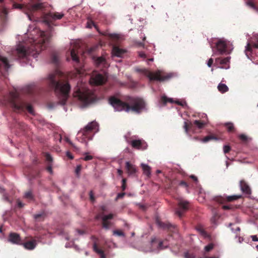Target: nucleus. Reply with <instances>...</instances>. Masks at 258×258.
I'll use <instances>...</instances> for the list:
<instances>
[{"label": "nucleus", "mask_w": 258, "mask_h": 258, "mask_svg": "<svg viewBox=\"0 0 258 258\" xmlns=\"http://www.w3.org/2000/svg\"><path fill=\"white\" fill-rule=\"evenodd\" d=\"M62 73L58 70L50 73L47 78L49 86L53 89L59 98V103L64 105L68 100L71 86L68 82L61 79Z\"/></svg>", "instance_id": "f257e3e1"}, {"label": "nucleus", "mask_w": 258, "mask_h": 258, "mask_svg": "<svg viewBox=\"0 0 258 258\" xmlns=\"http://www.w3.org/2000/svg\"><path fill=\"white\" fill-rule=\"evenodd\" d=\"M126 102H123L115 96H111L109 98V104L117 111H125L139 113L145 108V101L141 98L128 97Z\"/></svg>", "instance_id": "f03ea898"}, {"label": "nucleus", "mask_w": 258, "mask_h": 258, "mask_svg": "<svg viewBox=\"0 0 258 258\" xmlns=\"http://www.w3.org/2000/svg\"><path fill=\"white\" fill-rule=\"evenodd\" d=\"M40 37L38 40L34 41V43L32 44L30 49H27L22 44L18 45L16 51L18 57L24 58L29 55L31 51L39 53L45 49L50 40L51 35L48 32L41 31L40 32Z\"/></svg>", "instance_id": "7ed1b4c3"}, {"label": "nucleus", "mask_w": 258, "mask_h": 258, "mask_svg": "<svg viewBox=\"0 0 258 258\" xmlns=\"http://www.w3.org/2000/svg\"><path fill=\"white\" fill-rule=\"evenodd\" d=\"M8 101L14 111L16 112H20L27 110L30 114L34 113L32 105L20 100L17 93L10 92Z\"/></svg>", "instance_id": "20e7f679"}, {"label": "nucleus", "mask_w": 258, "mask_h": 258, "mask_svg": "<svg viewBox=\"0 0 258 258\" xmlns=\"http://www.w3.org/2000/svg\"><path fill=\"white\" fill-rule=\"evenodd\" d=\"M74 96L84 104L90 103L94 100V94L89 89L85 88H81L78 86L75 89Z\"/></svg>", "instance_id": "39448f33"}, {"label": "nucleus", "mask_w": 258, "mask_h": 258, "mask_svg": "<svg viewBox=\"0 0 258 258\" xmlns=\"http://www.w3.org/2000/svg\"><path fill=\"white\" fill-rule=\"evenodd\" d=\"M63 16V14L58 12L48 13L43 15V21L50 27L51 25L53 24L54 21L61 19Z\"/></svg>", "instance_id": "423d86ee"}, {"label": "nucleus", "mask_w": 258, "mask_h": 258, "mask_svg": "<svg viewBox=\"0 0 258 258\" xmlns=\"http://www.w3.org/2000/svg\"><path fill=\"white\" fill-rule=\"evenodd\" d=\"M201 117L202 119L195 120L194 121L193 123L188 121H185L183 126L184 129H188L189 128L191 127L192 124L195 125L200 128L205 127V125L208 122L207 116L206 114L203 113L202 114Z\"/></svg>", "instance_id": "0eeeda50"}, {"label": "nucleus", "mask_w": 258, "mask_h": 258, "mask_svg": "<svg viewBox=\"0 0 258 258\" xmlns=\"http://www.w3.org/2000/svg\"><path fill=\"white\" fill-rule=\"evenodd\" d=\"M138 72H144V74L148 77L150 81H163L167 79L169 77L166 76H162L161 75V72L158 71L155 73H153L147 70H137Z\"/></svg>", "instance_id": "6e6552de"}, {"label": "nucleus", "mask_w": 258, "mask_h": 258, "mask_svg": "<svg viewBox=\"0 0 258 258\" xmlns=\"http://www.w3.org/2000/svg\"><path fill=\"white\" fill-rule=\"evenodd\" d=\"M189 203L186 201L180 200L178 204L175 213L179 217L181 218L184 214L188 210Z\"/></svg>", "instance_id": "1a4fd4ad"}, {"label": "nucleus", "mask_w": 258, "mask_h": 258, "mask_svg": "<svg viewBox=\"0 0 258 258\" xmlns=\"http://www.w3.org/2000/svg\"><path fill=\"white\" fill-rule=\"evenodd\" d=\"M155 222L158 226L163 230H166L173 232H175L177 230L175 225H172L168 222H163L158 217L156 218Z\"/></svg>", "instance_id": "9d476101"}, {"label": "nucleus", "mask_w": 258, "mask_h": 258, "mask_svg": "<svg viewBox=\"0 0 258 258\" xmlns=\"http://www.w3.org/2000/svg\"><path fill=\"white\" fill-rule=\"evenodd\" d=\"M10 64L8 59L0 55V76L6 77Z\"/></svg>", "instance_id": "9b49d317"}, {"label": "nucleus", "mask_w": 258, "mask_h": 258, "mask_svg": "<svg viewBox=\"0 0 258 258\" xmlns=\"http://www.w3.org/2000/svg\"><path fill=\"white\" fill-rule=\"evenodd\" d=\"M230 57H218L215 59V65L218 68L223 69H228L230 68Z\"/></svg>", "instance_id": "f8f14e48"}, {"label": "nucleus", "mask_w": 258, "mask_h": 258, "mask_svg": "<svg viewBox=\"0 0 258 258\" xmlns=\"http://www.w3.org/2000/svg\"><path fill=\"white\" fill-rule=\"evenodd\" d=\"M106 77L101 74H95L90 78V83L95 85H101L106 81Z\"/></svg>", "instance_id": "ddd939ff"}, {"label": "nucleus", "mask_w": 258, "mask_h": 258, "mask_svg": "<svg viewBox=\"0 0 258 258\" xmlns=\"http://www.w3.org/2000/svg\"><path fill=\"white\" fill-rule=\"evenodd\" d=\"M242 198L241 195L224 196L217 197L215 198L216 201L220 203L224 204L225 202H231Z\"/></svg>", "instance_id": "4468645a"}, {"label": "nucleus", "mask_w": 258, "mask_h": 258, "mask_svg": "<svg viewBox=\"0 0 258 258\" xmlns=\"http://www.w3.org/2000/svg\"><path fill=\"white\" fill-rule=\"evenodd\" d=\"M253 48H258V38L256 39V41L252 40L249 41L245 47V54L248 58L249 57V55L252 52Z\"/></svg>", "instance_id": "2eb2a0df"}, {"label": "nucleus", "mask_w": 258, "mask_h": 258, "mask_svg": "<svg viewBox=\"0 0 258 258\" xmlns=\"http://www.w3.org/2000/svg\"><path fill=\"white\" fill-rule=\"evenodd\" d=\"M9 241L11 243L17 245H21L22 240L19 234L16 233H11L9 236Z\"/></svg>", "instance_id": "dca6fc26"}, {"label": "nucleus", "mask_w": 258, "mask_h": 258, "mask_svg": "<svg viewBox=\"0 0 258 258\" xmlns=\"http://www.w3.org/2000/svg\"><path fill=\"white\" fill-rule=\"evenodd\" d=\"M114 215L113 214H109L107 215H105L102 218V226L103 228L108 230L111 226V222L108 221L109 220L113 219Z\"/></svg>", "instance_id": "f3484780"}, {"label": "nucleus", "mask_w": 258, "mask_h": 258, "mask_svg": "<svg viewBox=\"0 0 258 258\" xmlns=\"http://www.w3.org/2000/svg\"><path fill=\"white\" fill-rule=\"evenodd\" d=\"M28 7L30 12H34L37 11H43L46 7V4L43 3H38L30 4Z\"/></svg>", "instance_id": "a211bd4d"}, {"label": "nucleus", "mask_w": 258, "mask_h": 258, "mask_svg": "<svg viewBox=\"0 0 258 258\" xmlns=\"http://www.w3.org/2000/svg\"><path fill=\"white\" fill-rule=\"evenodd\" d=\"M125 168L129 176L135 175L137 171L136 166L131 164L128 161L125 162Z\"/></svg>", "instance_id": "6ab92c4d"}, {"label": "nucleus", "mask_w": 258, "mask_h": 258, "mask_svg": "<svg viewBox=\"0 0 258 258\" xmlns=\"http://www.w3.org/2000/svg\"><path fill=\"white\" fill-rule=\"evenodd\" d=\"M217 50L220 54H223L226 51L227 44L226 41L219 40L216 44Z\"/></svg>", "instance_id": "aec40b11"}, {"label": "nucleus", "mask_w": 258, "mask_h": 258, "mask_svg": "<svg viewBox=\"0 0 258 258\" xmlns=\"http://www.w3.org/2000/svg\"><path fill=\"white\" fill-rule=\"evenodd\" d=\"M21 245H22L26 249L33 250L36 246L37 242L36 240L34 239L25 242H23L22 241V244Z\"/></svg>", "instance_id": "412c9836"}, {"label": "nucleus", "mask_w": 258, "mask_h": 258, "mask_svg": "<svg viewBox=\"0 0 258 258\" xmlns=\"http://www.w3.org/2000/svg\"><path fill=\"white\" fill-rule=\"evenodd\" d=\"M240 186L241 191L245 194L250 195L251 194L250 187L244 180H241L240 181Z\"/></svg>", "instance_id": "4be33fe9"}, {"label": "nucleus", "mask_w": 258, "mask_h": 258, "mask_svg": "<svg viewBox=\"0 0 258 258\" xmlns=\"http://www.w3.org/2000/svg\"><path fill=\"white\" fill-rule=\"evenodd\" d=\"M143 142L140 140H133L131 142L132 146L135 149H142V146L143 145Z\"/></svg>", "instance_id": "5701e85b"}, {"label": "nucleus", "mask_w": 258, "mask_h": 258, "mask_svg": "<svg viewBox=\"0 0 258 258\" xmlns=\"http://www.w3.org/2000/svg\"><path fill=\"white\" fill-rule=\"evenodd\" d=\"M228 226L229 227H231V230L233 232L235 233L236 237L239 236V232H240V228L239 227L235 225V224H233L232 223H230L229 224V226Z\"/></svg>", "instance_id": "b1692460"}, {"label": "nucleus", "mask_w": 258, "mask_h": 258, "mask_svg": "<svg viewBox=\"0 0 258 258\" xmlns=\"http://www.w3.org/2000/svg\"><path fill=\"white\" fill-rule=\"evenodd\" d=\"M124 52V51L122 49L118 47H114L112 49V54L117 57H121Z\"/></svg>", "instance_id": "393cba45"}, {"label": "nucleus", "mask_w": 258, "mask_h": 258, "mask_svg": "<svg viewBox=\"0 0 258 258\" xmlns=\"http://www.w3.org/2000/svg\"><path fill=\"white\" fill-rule=\"evenodd\" d=\"M51 62L55 66L58 65L59 62L58 54L56 52H53L51 55Z\"/></svg>", "instance_id": "a878e982"}, {"label": "nucleus", "mask_w": 258, "mask_h": 258, "mask_svg": "<svg viewBox=\"0 0 258 258\" xmlns=\"http://www.w3.org/2000/svg\"><path fill=\"white\" fill-rule=\"evenodd\" d=\"M99 124L96 121H93L88 123L83 129H98Z\"/></svg>", "instance_id": "bb28decb"}, {"label": "nucleus", "mask_w": 258, "mask_h": 258, "mask_svg": "<svg viewBox=\"0 0 258 258\" xmlns=\"http://www.w3.org/2000/svg\"><path fill=\"white\" fill-rule=\"evenodd\" d=\"M7 14V10L5 8L3 9L2 11L0 12V21L2 24L4 23L6 21Z\"/></svg>", "instance_id": "cd10ccee"}, {"label": "nucleus", "mask_w": 258, "mask_h": 258, "mask_svg": "<svg viewBox=\"0 0 258 258\" xmlns=\"http://www.w3.org/2000/svg\"><path fill=\"white\" fill-rule=\"evenodd\" d=\"M71 55L73 61H75L77 63H79V57L78 56L77 52L76 51V50L74 48H73L71 50Z\"/></svg>", "instance_id": "c85d7f7f"}, {"label": "nucleus", "mask_w": 258, "mask_h": 258, "mask_svg": "<svg viewBox=\"0 0 258 258\" xmlns=\"http://www.w3.org/2000/svg\"><path fill=\"white\" fill-rule=\"evenodd\" d=\"M46 217V214L44 212H42L40 214H37L34 215V218L37 221L40 222L43 221Z\"/></svg>", "instance_id": "c756f323"}, {"label": "nucleus", "mask_w": 258, "mask_h": 258, "mask_svg": "<svg viewBox=\"0 0 258 258\" xmlns=\"http://www.w3.org/2000/svg\"><path fill=\"white\" fill-rule=\"evenodd\" d=\"M217 88L218 91L221 93H224L227 92L229 90L228 87L225 84L223 83H220Z\"/></svg>", "instance_id": "7c9ffc66"}, {"label": "nucleus", "mask_w": 258, "mask_h": 258, "mask_svg": "<svg viewBox=\"0 0 258 258\" xmlns=\"http://www.w3.org/2000/svg\"><path fill=\"white\" fill-rule=\"evenodd\" d=\"M142 167L144 171V173L147 176H149L151 174V168L147 165L142 164Z\"/></svg>", "instance_id": "2f4dec72"}, {"label": "nucleus", "mask_w": 258, "mask_h": 258, "mask_svg": "<svg viewBox=\"0 0 258 258\" xmlns=\"http://www.w3.org/2000/svg\"><path fill=\"white\" fill-rule=\"evenodd\" d=\"M239 139L243 143H246L250 141L251 139L244 134H241L239 136Z\"/></svg>", "instance_id": "473e14b6"}, {"label": "nucleus", "mask_w": 258, "mask_h": 258, "mask_svg": "<svg viewBox=\"0 0 258 258\" xmlns=\"http://www.w3.org/2000/svg\"><path fill=\"white\" fill-rule=\"evenodd\" d=\"M93 248H94V250L97 253H98L100 254V256H101V258H105V254L104 253L102 249H99L98 248V246H97V244L96 243L94 244Z\"/></svg>", "instance_id": "72a5a7b5"}, {"label": "nucleus", "mask_w": 258, "mask_h": 258, "mask_svg": "<svg viewBox=\"0 0 258 258\" xmlns=\"http://www.w3.org/2000/svg\"><path fill=\"white\" fill-rule=\"evenodd\" d=\"M24 197L30 201H33L34 200V196L31 190L26 191Z\"/></svg>", "instance_id": "f704fd0d"}, {"label": "nucleus", "mask_w": 258, "mask_h": 258, "mask_svg": "<svg viewBox=\"0 0 258 258\" xmlns=\"http://www.w3.org/2000/svg\"><path fill=\"white\" fill-rule=\"evenodd\" d=\"M217 140V138L216 136H214V135H209V136H207L206 137H205V138H204L203 139V142H209V141L210 140Z\"/></svg>", "instance_id": "c9c22d12"}, {"label": "nucleus", "mask_w": 258, "mask_h": 258, "mask_svg": "<svg viewBox=\"0 0 258 258\" xmlns=\"http://www.w3.org/2000/svg\"><path fill=\"white\" fill-rule=\"evenodd\" d=\"M44 156L45 158V160L47 162V164L48 163H51V164L52 163L53 158L50 154H49L48 153H45L44 154Z\"/></svg>", "instance_id": "e433bc0d"}, {"label": "nucleus", "mask_w": 258, "mask_h": 258, "mask_svg": "<svg viewBox=\"0 0 258 258\" xmlns=\"http://www.w3.org/2000/svg\"><path fill=\"white\" fill-rule=\"evenodd\" d=\"M246 4L254 10L256 9V6L253 3L252 0H246Z\"/></svg>", "instance_id": "4c0bfd02"}, {"label": "nucleus", "mask_w": 258, "mask_h": 258, "mask_svg": "<svg viewBox=\"0 0 258 258\" xmlns=\"http://www.w3.org/2000/svg\"><path fill=\"white\" fill-rule=\"evenodd\" d=\"M161 101L164 104H166L167 102H172V99L171 98H168L166 96H162L161 97Z\"/></svg>", "instance_id": "58836bf2"}, {"label": "nucleus", "mask_w": 258, "mask_h": 258, "mask_svg": "<svg viewBox=\"0 0 258 258\" xmlns=\"http://www.w3.org/2000/svg\"><path fill=\"white\" fill-rule=\"evenodd\" d=\"M184 258H195L196 255L193 253H190L189 252H185L184 253Z\"/></svg>", "instance_id": "ea45409f"}, {"label": "nucleus", "mask_w": 258, "mask_h": 258, "mask_svg": "<svg viewBox=\"0 0 258 258\" xmlns=\"http://www.w3.org/2000/svg\"><path fill=\"white\" fill-rule=\"evenodd\" d=\"M113 234L115 235H117L119 236H124V233L119 230H115L113 231Z\"/></svg>", "instance_id": "a19ab883"}, {"label": "nucleus", "mask_w": 258, "mask_h": 258, "mask_svg": "<svg viewBox=\"0 0 258 258\" xmlns=\"http://www.w3.org/2000/svg\"><path fill=\"white\" fill-rule=\"evenodd\" d=\"M214 248V244L213 243H210L208 245L205 247V250L207 252L211 251Z\"/></svg>", "instance_id": "79ce46f5"}, {"label": "nucleus", "mask_w": 258, "mask_h": 258, "mask_svg": "<svg viewBox=\"0 0 258 258\" xmlns=\"http://www.w3.org/2000/svg\"><path fill=\"white\" fill-rule=\"evenodd\" d=\"M224 127H225L226 128V129H228V130L234 129V124L231 122H228V123H225L224 125Z\"/></svg>", "instance_id": "37998d69"}, {"label": "nucleus", "mask_w": 258, "mask_h": 258, "mask_svg": "<svg viewBox=\"0 0 258 258\" xmlns=\"http://www.w3.org/2000/svg\"><path fill=\"white\" fill-rule=\"evenodd\" d=\"M231 150V147L229 145H225L223 147V151L225 154H227Z\"/></svg>", "instance_id": "c03bdc74"}, {"label": "nucleus", "mask_w": 258, "mask_h": 258, "mask_svg": "<svg viewBox=\"0 0 258 258\" xmlns=\"http://www.w3.org/2000/svg\"><path fill=\"white\" fill-rule=\"evenodd\" d=\"M52 164L51 163H48L47 166L46 167V170L48 172H49L50 174H52L53 170L52 168Z\"/></svg>", "instance_id": "a18cd8bd"}, {"label": "nucleus", "mask_w": 258, "mask_h": 258, "mask_svg": "<svg viewBox=\"0 0 258 258\" xmlns=\"http://www.w3.org/2000/svg\"><path fill=\"white\" fill-rule=\"evenodd\" d=\"M93 26H94L95 27V28L97 30V31L99 32V31L97 28V26L95 25V24L94 23V22L93 21H90V22H87V27L88 28H92V27Z\"/></svg>", "instance_id": "49530a36"}, {"label": "nucleus", "mask_w": 258, "mask_h": 258, "mask_svg": "<svg viewBox=\"0 0 258 258\" xmlns=\"http://www.w3.org/2000/svg\"><path fill=\"white\" fill-rule=\"evenodd\" d=\"M3 199L5 201H6L9 203L11 202V200H10V199L8 197V195L6 193H4V194L3 195Z\"/></svg>", "instance_id": "de8ad7c7"}, {"label": "nucleus", "mask_w": 258, "mask_h": 258, "mask_svg": "<svg viewBox=\"0 0 258 258\" xmlns=\"http://www.w3.org/2000/svg\"><path fill=\"white\" fill-rule=\"evenodd\" d=\"M219 218V217L217 215H214L211 219L212 223L216 224V221Z\"/></svg>", "instance_id": "09e8293b"}, {"label": "nucleus", "mask_w": 258, "mask_h": 258, "mask_svg": "<svg viewBox=\"0 0 258 258\" xmlns=\"http://www.w3.org/2000/svg\"><path fill=\"white\" fill-rule=\"evenodd\" d=\"M86 156L83 158V160L85 161L91 160L93 159V156L91 155H88L87 153H85Z\"/></svg>", "instance_id": "8fccbe9b"}, {"label": "nucleus", "mask_w": 258, "mask_h": 258, "mask_svg": "<svg viewBox=\"0 0 258 258\" xmlns=\"http://www.w3.org/2000/svg\"><path fill=\"white\" fill-rule=\"evenodd\" d=\"M222 208L224 210H228L232 209L233 207L230 205H223Z\"/></svg>", "instance_id": "3c124183"}, {"label": "nucleus", "mask_w": 258, "mask_h": 258, "mask_svg": "<svg viewBox=\"0 0 258 258\" xmlns=\"http://www.w3.org/2000/svg\"><path fill=\"white\" fill-rule=\"evenodd\" d=\"M81 169L82 166L81 165H79L77 166L76 169L75 170V172L77 175H79L80 174Z\"/></svg>", "instance_id": "603ef678"}, {"label": "nucleus", "mask_w": 258, "mask_h": 258, "mask_svg": "<svg viewBox=\"0 0 258 258\" xmlns=\"http://www.w3.org/2000/svg\"><path fill=\"white\" fill-rule=\"evenodd\" d=\"M124 195H125V193L124 192L119 193L117 195L115 200H117L119 199L122 198H123L124 196Z\"/></svg>", "instance_id": "864d4df0"}, {"label": "nucleus", "mask_w": 258, "mask_h": 258, "mask_svg": "<svg viewBox=\"0 0 258 258\" xmlns=\"http://www.w3.org/2000/svg\"><path fill=\"white\" fill-rule=\"evenodd\" d=\"M213 63V58H210L208 62H207V65L209 67H211Z\"/></svg>", "instance_id": "5fc2aeb1"}, {"label": "nucleus", "mask_w": 258, "mask_h": 258, "mask_svg": "<svg viewBox=\"0 0 258 258\" xmlns=\"http://www.w3.org/2000/svg\"><path fill=\"white\" fill-rule=\"evenodd\" d=\"M179 185H181V186H184L185 187H188V184L187 183L185 182L184 181H181L179 183Z\"/></svg>", "instance_id": "6e6d98bb"}, {"label": "nucleus", "mask_w": 258, "mask_h": 258, "mask_svg": "<svg viewBox=\"0 0 258 258\" xmlns=\"http://www.w3.org/2000/svg\"><path fill=\"white\" fill-rule=\"evenodd\" d=\"M104 61H105V59L103 57H99L97 59V62L98 63H103Z\"/></svg>", "instance_id": "4d7b16f0"}, {"label": "nucleus", "mask_w": 258, "mask_h": 258, "mask_svg": "<svg viewBox=\"0 0 258 258\" xmlns=\"http://www.w3.org/2000/svg\"><path fill=\"white\" fill-rule=\"evenodd\" d=\"M89 196H90V199L91 201H94L95 200V198L93 196V193L92 191H90V192L89 193Z\"/></svg>", "instance_id": "13d9d810"}, {"label": "nucleus", "mask_w": 258, "mask_h": 258, "mask_svg": "<svg viewBox=\"0 0 258 258\" xmlns=\"http://www.w3.org/2000/svg\"><path fill=\"white\" fill-rule=\"evenodd\" d=\"M139 55L140 57L145 58L146 57V55L144 52H140L139 53Z\"/></svg>", "instance_id": "bf43d9fd"}, {"label": "nucleus", "mask_w": 258, "mask_h": 258, "mask_svg": "<svg viewBox=\"0 0 258 258\" xmlns=\"http://www.w3.org/2000/svg\"><path fill=\"white\" fill-rule=\"evenodd\" d=\"M66 155L70 159H73L74 158L73 156L72 155L71 153L70 152H67L66 153Z\"/></svg>", "instance_id": "052dcab7"}, {"label": "nucleus", "mask_w": 258, "mask_h": 258, "mask_svg": "<svg viewBox=\"0 0 258 258\" xmlns=\"http://www.w3.org/2000/svg\"><path fill=\"white\" fill-rule=\"evenodd\" d=\"M198 230L200 232V233L203 235H205L206 234V232H205V231L202 228H198Z\"/></svg>", "instance_id": "680f3d73"}, {"label": "nucleus", "mask_w": 258, "mask_h": 258, "mask_svg": "<svg viewBox=\"0 0 258 258\" xmlns=\"http://www.w3.org/2000/svg\"><path fill=\"white\" fill-rule=\"evenodd\" d=\"M251 238L253 241H258V237L256 235H251Z\"/></svg>", "instance_id": "e2e57ef3"}, {"label": "nucleus", "mask_w": 258, "mask_h": 258, "mask_svg": "<svg viewBox=\"0 0 258 258\" xmlns=\"http://www.w3.org/2000/svg\"><path fill=\"white\" fill-rule=\"evenodd\" d=\"M17 204L18 206L20 208H23L24 206V204L19 201L17 202Z\"/></svg>", "instance_id": "0e129e2a"}, {"label": "nucleus", "mask_w": 258, "mask_h": 258, "mask_svg": "<svg viewBox=\"0 0 258 258\" xmlns=\"http://www.w3.org/2000/svg\"><path fill=\"white\" fill-rule=\"evenodd\" d=\"M108 36L111 38H116L117 37V35L115 34H109Z\"/></svg>", "instance_id": "69168bd1"}, {"label": "nucleus", "mask_w": 258, "mask_h": 258, "mask_svg": "<svg viewBox=\"0 0 258 258\" xmlns=\"http://www.w3.org/2000/svg\"><path fill=\"white\" fill-rule=\"evenodd\" d=\"M14 6H15V7L16 8H18V9H22V7H23V6L21 5H20V4H15L14 5Z\"/></svg>", "instance_id": "338daca9"}, {"label": "nucleus", "mask_w": 258, "mask_h": 258, "mask_svg": "<svg viewBox=\"0 0 258 258\" xmlns=\"http://www.w3.org/2000/svg\"><path fill=\"white\" fill-rule=\"evenodd\" d=\"M190 177L191 179H192L194 180H195V181H198V178L196 176H195V175H191L190 176Z\"/></svg>", "instance_id": "774afa93"}]
</instances>
